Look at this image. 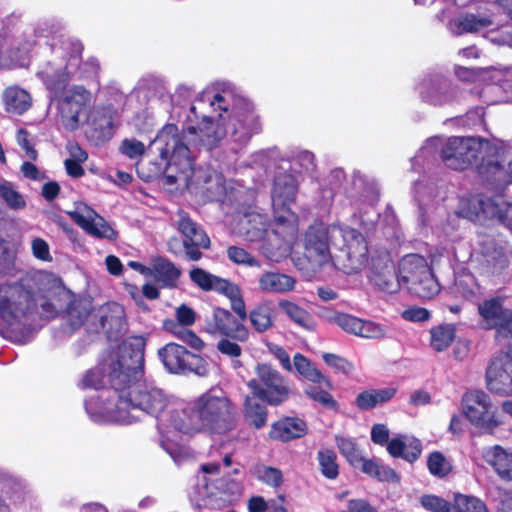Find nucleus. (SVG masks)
Returning <instances> with one entry per match:
<instances>
[{
  "label": "nucleus",
  "mask_w": 512,
  "mask_h": 512,
  "mask_svg": "<svg viewBox=\"0 0 512 512\" xmlns=\"http://www.w3.org/2000/svg\"><path fill=\"white\" fill-rule=\"evenodd\" d=\"M172 425L182 433L225 434L236 426V409L225 396L208 391L172 416Z\"/></svg>",
  "instance_id": "nucleus-1"
},
{
  "label": "nucleus",
  "mask_w": 512,
  "mask_h": 512,
  "mask_svg": "<svg viewBox=\"0 0 512 512\" xmlns=\"http://www.w3.org/2000/svg\"><path fill=\"white\" fill-rule=\"evenodd\" d=\"M511 164L512 161L506 160L505 150L502 147L490 140L485 142L484 149L475 164L481 185L489 191L502 194L512 183Z\"/></svg>",
  "instance_id": "nucleus-2"
},
{
  "label": "nucleus",
  "mask_w": 512,
  "mask_h": 512,
  "mask_svg": "<svg viewBox=\"0 0 512 512\" xmlns=\"http://www.w3.org/2000/svg\"><path fill=\"white\" fill-rule=\"evenodd\" d=\"M510 302L511 295L505 288H500L477 305L480 326L487 331L494 330V341L498 344L512 337Z\"/></svg>",
  "instance_id": "nucleus-3"
},
{
  "label": "nucleus",
  "mask_w": 512,
  "mask_h": 512,
  "mask_svg": "<svg viewBox=\"0 0 512 512\" xmlns=\"http://www.w3.org/2000/svg\"><path fill=\"white\" fill-rule=\"evenodd\" d=\"M37 312L34 293L22 283L0 285V317L9 326L26 324Z\"/></svg>",
  "instance_id": "nucleus-4"
},
{
  "label": "nucleus",
  "mask_w": 512,
  "mask_h": 512,
  "mask_svg": "<svg viewBox=\"0 0 512 512\" xmlns=\"http://www.w3.org/2000/svg\"><path fill=\"white\" fill-rule=\"evenodd\" d=\"M255 373L257 377L247 382L253 397L270 406H279L292 396L290 381L271 364H257Z\"/></svg>",
  "instance_id": "nucleus-5"
},
{
  "label": "nucleus",
  "mask_w": 512,
  "mask_h": 512,
  "mask_svg": "<svg viewBox=\"0 0 512 512\" xmlns=\"http://www.w3.org/2000/svg\"><path fill=\"white\" fill-rule=\"evenodd\" d=\"M177 230L182 240L171 237L168 240V250L175 256L184 255L190 261H199L202 249H209L211 241L205 230L195 222L184 210L178 211Z\"/></svg>",
  "instance_id": "nucleus-6"
},
{
  "label": "nucleus",
  "mask_w": 512,
  "mask_h": 512,
  "mask_svg": "<svg viewBox=\"0 0 512 512\" xmlns=\"http://www.w3.org/2000/svg\"><path fill=\"white\" fill-rule=\"evenodd\" d=\"M400 275L410 293L419 298L432 299L440 291L431 267L421 255L405 256L400 266Z\"/></svg>",
  "instance_id": "nucleus-7"
},
{
  "label": "nucleus",
  "mask_w": 512,
  "mask_h": 512,
  "mask_svg": "<svg viewBox=\"0 0 512 512\" xmlns=\"http://www.w3.org/2000/svg\"><path fill=\"white\" fill-rule=\"evenodd\" d=\"M488 141L480 137H449L441 146V160L448 168L466 170L477 163Z\"/></svg>",
  "instance_id": "nucleus-8"
},
{
  "label": "nucleus",
  "mask_w": 512,
  "mask_h": 512,
  "mask_svg": "<svg viewBox=\"0 0 512 512\" xmlns=\"http://www.w3.org/2000/svg\"><path fill=\"white\" fill-rule=\"evenodd\" d=\"M178 126L173 123L166 124L157 134L154 143L159 145V155L168 166H175L182 174L193 170L194 160L190 156V149L183 141Z\"/></svg>",
  "instance_id": "nucleus-9"
},
{
  "label": "nucleus",
  "mask_w": 512,
  "mask_h": 512,
  "mask_svg": "<svg viewBox=\"0 0 512 512\" xmlns=\"http://www.w3.org/2000/svg\"><path fill=\"white\" fill-rule=\"evenodd\" d=\"M344 243L333 256V265L346 274H354L361 270L368 257V245L364 235L357 229L348 228L343 231Z\"/></svg>",
  "instance_id": "nucleus-10"
},
{
  "label": "nucleus",
  "mask_w": 512,
  "mask_h": 512,
  "mask_svg": "<svg viewBox=\"0 0 512 512\" xmlns=\"http://www.w3.org/2000/svg\"><path fill=\"white\" fill-rule=\"evenodd\" d=\"M246 320L229 309L212 305L210 314L204 319V331L213 337L229 336L244 343L250 336Z\"/></svg>",
  "instance_id": "nucleus-11"
},
{
  "label": "nucleus",
  "mask_w": 512,
  "mask_h": 512,
  "mask_svg": "<svg viewBox=\"0 0 512 512\" xmlns=\"http://www.w3.org/2000/svg\"><path fill=\"white\" fill-rule=\"evenodd\" d=\"M169 398L160 388L139 384L128 393V397L120 402L117 409L112 410L122 417V411L139 409L150 416L159 418L167 409Z\"/></svg>",
  "instance_id": "nucleus-12"
},
{
  "label": "nucleus",
  "mask_w": 512,
  "mask_h": 512,
  "mask_svg": "<svg viewBox=\"0 0 512 512\" xmlns=\"http://www.w3.org/2000/svg\"><path fill=\"white\" fill-rule=\"evenodd\" d=\"M298 192V182L294 175L279 174L273 184L272 205L276 224L284 226L295 219L290 205L295 203Z\"/></svg>",
  "instance_id": "nucleus-13"
},
{
  "label": "nucleus",
  "mask_w": 512,
  "mask_h": 512,
  "mask_svg": "<svg viewBox=\"0 0 512 512\" xmlns=\"http://www.w3.org/2000/svg\"><path fill=\"white\" fill-rule=\"evenodd\" d=\"M505 348L491 358L486 369L487 388L499 396L512 393V344L507 343Z\"/></svg>",
  "instance_id": "nucleus-14"
},
{
  "label": "nucleus",
  "mask_w": 512,
  "mask_h": 512,
  "mask_svg": "<svg viewBox=\"0 0 512 512\" xmlns=\"http://www.w3.org/2000/svg\"><path fill=\"white\" fill-rule=\"evenodd\" d=\"M389 429L385 424H374L371 429V440L374 444L386 446L387 452L393 458H401L408 463L416 462L422 453L421 441L413 438L408 443L400 437L389 439Z\"/></svg>",
  "instance_id": "nucleus-15"
},
{
  "label": "nucleus",
  "mask_w": 512,
  "mask_h": 512,
  "mask_svg": "<svg viewBox=\"0 0 512 512\" xmlns=\"http://www.w3.org/2000/svg\"><path fill=\"white\" fill-rule=\"evenodd\" d=\"M158 356L170 373L194 372L200 374L205 368V360L198 354L188 351L183 345L168 343L158 351Z\"/></svg>",
  "instance_id": "nucleus-16"
},
{
  "label": "nucleus",
  "mask_w": 512,
  "mask_h": 512,
  "mask_svg": "<svg viewBox=\"0 0 512 512\" xmlns=\"http://www.w3.org/2000/svg\"><path fill=\"white\" fill-rule=\"evenodd\" d=\"M419 503L427 512H489L482 500L461 493H454L452 502L435 494H423Z\"/></svg>",
  "instance_id": "nucleus-17"
},
{
  "label": "nucleus",
  "mask_w": 512,
  "mask_h": 512,
  "mask_svg": "<svg viewBox=\"0 0 512 512\" xmlns=\"http://www.w3.org/2000/svg\"><path fill=\"white\" fill-rule=\"evenodd\" d=\"M461 402L465 417L476 427L492 431L501 423L490 412L491 403L485 392L468 391L463 395Z\"/></svg>",
  "instance_id": "nucleus-18"
},
{
  "label": "nucleus",
  "mask_w": 512,
  "mask_h": 512,
  "mask_svg": "<svg viewBox=\"0 0 512 512\" xmlns=\"http://www.w3.org/2000/svg\"><path fill=\"white\" fill-rule=\"evenodd\" d=\"M304 257L313 266H323L333 256L330 253L329 231L323 223H315L308 227L303 238Z\"/></svg>",
  "instance_id": "nucleus-19"
},
{
  "label": "nucleus",
  "mask_w": 512,
  "mask_h": 512,
  "mask_svg": "<svg viewBox=\"0 0 512 512\" xmlns=\"http://www.w3.org/2000/svg\"><path fill=\"white\" fill-rule=\"evenodd\" d=\"M91 100V93L82 85L72 86L59 100V113L63 126L74 131L79 127L80 114Z\"/></svg>",
  "instance_id": "nucleus-20"
},
{
  "label": "nucleus",
  "mask_w": 512,
  "mask_h": 512,
  "mask_svg": "<svg viewBox=\"0 0 512 512\" xmlns=\"http://www.w3.org/2000/svg\"><path fill=\"white\" fill-rule=\"evenodd\" d=\"M145 341L142 337H133L126 340L119 347L116 357L111 361L115 363L116 370H126L131 377L139 380L144 375Z\"/></svg>",
  "instance_id": "nucleus-21"
},
{
  "label": "nucleus",
  "mask_w": 512,
  "mask_h": 512,
  "mask_svg": "<svg viewBox=\"0 0 512 512\" xmlns=\"http://www.w3.org/2000/svg\"><path fill=\"white\" fill-rule=\"evenodd\" d=\"M231 136L235 142L246 144L261 131V123L253 107L248 104L234 108L230 117Z\"/></svg>",
  "instance_id": "nucleus-22"
},
{
  "label": "nucleus",
  "mask_w": 512,
  "mask_h": 512,
  "mask_svg": "<svg viewBox=\"0 0 512 512\" xmlns=\"http://www.w3.org/2000/svg\"><path fill=\"white\" fill-rule=\"evenodd\" d=\"M420 93L427 103L441 106L456 99L458 88L446 77L436 75L423 80Z\"/></svg>",
  "instance_id": "nucleus-23"
},
{
  "label": "nucleus",
  "mask_w": 512,
  "mask_h": 512,
  "mask_svg": "<svg viewBox=\"0 0 512 512\" xmlns=\"http://www.w3.org/2000/svg\"><path fill=\"white\" fill-rule=\"evenodd\" d=\"M307 422L297 416H283L273 422L268 433L271 440L291 442L307 435Z\"/></svg>",
  "instance_id": "nucleus-24"
},
{
  "label": "nucleus",
  "mask_w": 512,
  "mask_h": 512,
  "mask_svg": "<svg viewBox=\"0 0 512 512\" xmlns=\"http://www.w3.org/2000/svg\"><path fill=\"white\" fill-rule=\"evenodd\" d=\"M126 370H116L115 363L110 361L107 365V382L109 388L114 391L116 398L114 400L115 409L120 406V402L128 397V393L134 390L140 383L137 377H131Z\"/></svg>",
  "instance_id": "nucleus-25"
},
{
  "label": "nucleus",
  "mask_w": 512,
  "mask_h": 512,
  "mask_svg": "<svg viewBox=\"0 0 512 512\" xmlns=\"http://www.w3.org/2000/svg\"><path fill=\"white\" fill-rule=\"evenodd\" d=\"M332 389V382L323 374V379L311 382L304 388V394L323 408L337 412L339 404L331 394Z\"/></svg>",
  "instance_id": "nucleus-26"
},
{
  "label": "nucleus",
  "mask_w": 512,
  "mask_h": 512,
  "mask_svg": "<svg viewBox=\"0 0 512 512\" xmlns=\"http://www.w3.org/2000/svg\"><path fill=\"white\" fill-rule=\"evenodd\" d=\"M68 215L79 227L92 236L108 240H115L117 238V232L102 217L95 221L86 218L78 211L68 212Z\"/></svg>",
  "instance_id": "nucleus-27"
},
{
  "label": "nucleus",
  "mask_w": 512,
  "mask_h": 512,
  "mask_svg": "<svg viewBox=\"0 0 512 512\" xmlns=\"http://www.w3.org/2000/svg\"><path fill=\"white\" fill-rule=\"evenodd\" d=\"M213 291L223 294L230 300L231 310L236 315L247 318L245 301L237 284L218 276Z\"/></svg>",
  "instance_id": "nucleus-28"
},
{
  "label": "nucleus",
  "mask_w": 512,
  "mask_h": 512,
  "mask_svg": "<svg viewBox=\"0 0 512 512\" xmlns=\"http://www.w3.org/2000/svg\"><path fill=\"white\" fill-rule=\"evenodd\" d=\"M213 291L223 294L230 300L231 310L236 315L247 318L245 301L237 284L218 276Z\"/></svg>",
  "instance_id": "nucleus-29"
},
{
  "label": "nucleus",
  "mask_w": 512,
  "mask_h": 512,
  "mask_svg": "<svg viewBox=\"0 0 512 512\" xmlns=\"http://www.w3.org/2000/svg\"><path fill=\"white\" fill-rule=\"evenodd\" d=\"M5 111L15 115H22L32 106L30 94L17 86L8 87L3 93Z\"/></svg>",
  "instance_id": "nucleus-30"
},
{
  "label": "nucleus",
  "mask_w": 512,
  "mask_h": 512,
  "mask_svg": "<svg viewBox=\"0 0 512 512\" xmlns=\"http://www.w3.org/2000/svg\"><path fill=\"white\" fill-rule=\"evenodd\" d=\"M484 458L502 480H512V456L500 445L489 448L485 452Z\"/></svg>",
  "instance_id": "nucleus-31"
},
{
  "label": "nucleus",
  "mask_w": 512,
  "mask_h": 512,
  "mask_svg": "<svg viewBox=\"0 0 512 512\" xmlns=\"http://www.w3.org/2000/svg\"><path fill=\"white\" fill-rule=\"evenodd\" d=\"M259 288L268 293H282L294 289L293 277L279 272H265L259 278Z\"/></svg>",
  "instance_id": "nucleus-32"
},
{
  "label": "nucleus",
  "mask_w": 512,
  "mask_h": 512,
  "mask_svg": "<svg viewBox=\"0 0 512 512\" xmlns=\"http://www.w3.org/2000/svg\"><path fill=\"white\" fill-rule=\"evenodd\" d=\"M230 506L228 501L211 487L208 482L204 484V493L195 499L194 510L197 512H219Z\"/></svg>",
  "instance_id": "nucleus-33"
},
{
  "label": "nucleus",
  "mask_w": 512,
  "mask_h": 512,
  "mask_svg": "<svg viewBox=\"0 0 512 512\" xmlns=\"http://www.w3.org/2000/svg\"><path fill=\"white\" fill-rule=\"evenodd\" d=\"M364 474L379 482H394L399 480L397 472L388 465L382 464L378 459H367L363 457L359 467Z\"/></svg>",
  "instance_id": "nucleus-34"
},
{
  "label": "nucleus",
  "mask_w": 512,
  "mask_h": 512,
  "mask_svg": "<svg viewBox=\"0 0 512 512\" xmlns=\"http://www.w3.org/2000/svg\"><path fill=\"white\" fill-rule=\"evenodd\" d=\"M370 281L381 291L392 294L400 290V277L393 265H386L381 270H373Z\"/></svg>",
  "instance_id": "nucleus-35"
},
{
  "label": "nucleus",
  "mask_w": 512,
  "mask_h": 512,
  "mask_svg": "<svg viewBox=\"0 0 512 512\" xmlns=\"http://www.w3.org/2000/svg\"><path fill=\"white\" fill-rule=\"evenodd\" d=\"M279 308L295 324L307 331H314L317 327L316 321L311 313L300 307L294 302L282 300L279 302Z\"/></svg>",
  "instance_id": "nucleus-36"
},
{
  "label": "nucleus",
  "mask_w": 512,
  "mask_h": 512,
  "mask_svg": "<svg viewBox=\"0 0 512 512\" xmlns=\"http://www.w3.org/2000/svg\"><path fill=\"white\" fill-rule=\"evenodd\" d=\"M496 194V197H487L478 201L479 211L477 215H482L487 219L497 220L499 223L511 229V224L507 217L508 208L504 207L503 203L498 202V196L501 194Z\"/></svg>",
  "instance_id": "nucleus-37"
},
{
  "label": "nucleus",
  "mask_w": 512,
  "mask_h": 512,
  "mask_svg": "<svg viewBox=\"0 0 512 512\" xmlns=\"http://www.w3.org/2000/svg\"><path fill=\"white\" fill-rule=\"evenodd\" d=\"M455 324H439L430 329V346L436 352L447 350L456 337Z\"/></svg>",
  "instance_id": "nucleus-38"
},
{
  "label": "nucleus",
  "mask_w": 512,
  "mask_h": 512,
  "mask_svg": "<svg viewBox=\"0 0 512 512\" xmlns=\"http://www.w3.org/2000/svg\"><path fill=\"white\" fill-rule=\"evenodd\" d=\"M153 274L165 287L173 288L177 285L181 270L172 261L159 257L153 264Z\"/></svg>",
  "instance_id": "nucleus-39"
},
{
  "label": "nucleus",
  "mask_w": 512,
  "mask_h": 512,
  "mask_svg": "<svg viewBox=\"0 0 512 512\" xmlns=\"http://www.w3.org/2000/svg\"><path fill=\"white\" fill-rule=\"evenodd\" d=\"M244 418L249 426L254 429H261L267 424L268 409L264 404L255 401V397L246 396Z\"/></svg>",
  "instance_id": "nucleus-40"
},
{
  "label": "nucleus",
  "mask_w": 512,
  "mask_h": 512,
  "mask_svg": "<svg viewBox=\"0 0 512 512\" xmlns=\"http://www.w3.org/2000/svg\"><path fill=\"white\" fill-rule=\"evenodd\" d=\"M208 484L225 498L229 505H232L240 498L243 490L241 482L231 478L230 475L222 476Z\"/></svg>",
  "instance_id": "nucleus-41"
},
{
  "label": "nucleus",
  "mask_w": 512,
  "mask_h": 512,
  "mask_svg": "<svg viewBox=\"0 0 512 512\" xmlns=\"http://www.w3.org/2000/svg\"><path fill=\"white\" fill-rule=\"evenodd\" d=\"M70 79L71 77L67 67H63L52 73H46L43 78V83L46 89L52 94L53 99H58L66 90Z\"/></svg>",
  "instance_id": "nucleus-42"
},
{
  "label": "nucleus",
  "mask_w": 512,
  "mask_h": 512,
  "mask_svg": "<svg viewBox=\"0 0 512 512\" xmlns=\"http://www.w3.org/2000/svg\"><path fill=\"white\" fill-rule=\"evenodd\" d=\"M317 461L321 474L329 480H335L339 476L338 457L334 449L321 448L317 452Z\"/></svg>",
  "instance_id": "nucleus-43"
},
{
  "label": "nucleus",
  "mask_w": 512,
  "mask_h": 512,
  "mask_svg": "<svg viewBox=\"0 0 512 512\" xmlns=\"http://www.w3.org/2000/svg\"><path fill=\"white\" fill-rule=\"evenodd\" d=\"M90 314L91 303L84 299L72 300L66 309L68 322L73 328L82 326Z\"/></svg>",
  "instance_id": "nucleus-44"
},
{
  "label": "nucleus",
  "mask_w": 512,
  "mask_h": 512,
  "mask_svg": "<svg viewBox=\"0 0 512 512\" xmlns=\"http://www.w3.org/2000/svg\"><path fill=\"white\" fill-rule=\"evenodd\" d=\"M293 367L301 377L309 382H317L323 379V373L317 369L311 360L301 353L294 355L292 368Z\"/></svg>",
  "instance_id": "nucleus-45"
},
{
  "label": "nucleus",
  "mask_w": 512,
  "mask_h": 512,
  "mask_svg": "<svg viewBox=\"0 0 512 512\" xmlns=\"http://www.w3.org/2000/svg\"><path fill=\"white\" fill-rule=\"evenodd\" d=\"M335 443L346 461L352 467L358 468L363 456L361 455L356 442L352 438L336 435Z\"/></svg>",
  "instance_id": "nucleus-46"
},
{
  "label": "nucleus",
  "mask_w": 512,
  "mask_h": 512,
  "mask_svg": "<svg viewBox=\"0 0 512 512\" xmlns=\"http://www.w3.org/2000/svg\"><path fill=\"white\" fill-rule=\"evenodd\" d=\"M492 24L489 17H478L474 14H466L454 21L457 34L473 33Z\"/></svg>",
  "instance_id": "nucleus-47"
},
{
  "label": "nucleus",
  "mask_w": 512,
  "mask_h": 512,
  "mask_svg": "<svg viewBox=\"0 0 512 512\" xmlns=\"http://www.w3.org/2000/svg\"><path fill=\"white\" fill-rule=\"evenodd\" d=\"M248 318L252 327L259 333L266 332L273 325L270 308L263 304L257 305L247 313Z\"/></svg>",
  "instance_id": "nucleus-48"
},
{
  "label": "nucleus",
  "mask_w": 512,
  "mask_h": 512,
  "mask_svg": "<svg viewBox=\"0 0 512 512\" xmlns=\"http://www.w3.org/2000/svg\"><path fill=\"white\" fill-rule=\"evenodd\" d=\"M427 468L437 478H445L453 470L451 462L440 451H433L428 455Z\"/></svg>",
  "instance_id": "nucleus-49"
},
{
  "label": "nucleus",
  "mask_w": 512,
  "mask_h": 512,
  "mask_svg": "<svg viewBox=\"0 0 512 512\" xmlns=\"http://www.w3.org/2000/svg\"><path fill=\"white\" fill-rule=\"evenodd\" d=\"M0 198L13 210H22L26 207L24 197L14 189L10 182L0 183Z\"/></svg>",
  "instance_id": "nucleus-50"
},
{
  "label": "nucleus",
  "mask_w": 512,
  "mask_h": 512,
  "mask_svg": "<svg viewBox=\"0 0 512 512\" xmlns=\"http://www.w3.org/2000/svg\"><path fill=\"white\" fill-rule=\"evenodd\" d=\"M83 388L105 389L109 387L107 382V366L105 368L95 367L88 370L82 380Z\"/></svg>",
  "instance_id": "nucleus-51"
},
{
  "label": "nucleus",
  "mask_w": 512,
  "mask_h": 512,
  "mask_svg": "<svg viewBox=\"0 0 512 512\" xmlns=\"http://www.w3.org/2000/svg\"><path fill=\"white\" fill-rule=\"evenodd\" d=\"M361 319L351 314L334 312L328 317V322L336 324L343 331L356 336Z\"/></svg>",
  "instance_id": "nucleus-52"
},
{
  "label": "nucleus",
  "mask_w": 512,
  "mask_h": 512,
  "mask_svg": "<svg viewBox=\"0 0 512 512\" xmlns=\"http://www.w3.org/2000/svg\"><path fill=\"white\" fill-rule=\"evenodd\" d=\"M255 475L258 480L274 488L280 487L283 483V474L275 467L261 465L256 468Z\"/></svg>",
  "instance_id": "nucleus-53"
},
{
  "label": "nucleus",
  "mask_w": 512,
  "mask_h": 512,
  "mask_svg": "<svg viewBox=\"0 0 512 512\" xmlns=\"http://www.w3.org/2000/svg\"><path fill=\"white\" fill-rule=\"evenodd\" d=\"M189 276L191 281L203 291H212L218 278V276L199 267L191 269Z\"/></svg>",
  "instance_id": "nucleus-54"
},
{
  "label": "nucleus",
  "mask_w": 512,
  "mask_h": 512,
  "mask_svg": "<svg viewBox=\"0 0 512 512\" xmlns=\"http://www.w3.org/2000/svg\"><path fill=\"white\" fill-rule=\"evenodd\" d=\"M227 257L231 262L237 265H245L250 267L260 266V262L256 258H254L244 248L238 246H229L227 248Z\"/></svg>",
  "instance_id": "nucleus-55"
},
{
  "label": "nucleus",
  "mask_w": 512,
  "mask_h": 512,
  "mask_svg": "<svg viewBox=\"0 0 512 512\" xmlns=\"http://www.w3.org/2000/svg\"><path fill=\"white\" fill-rule=\"evenodd\" d=\"M216 348L222 354L230 358H238L242 355V347L239 345L241 340H236L229 336L219 337Z\"/></svg>",
  "instance_id": "nucleus-56"
},
{
  "label": "nucleus",
  "mask_w": 512,
  "mask_h": 512,
  "mask_svg": "<svg viewBox=\"0 0 512 512\" xmlns=\"http://www.w3.org/2000/svg\"><path fill=\"white\" fill-rule=\"evenodd\" d=\"M384 329L377 323L361 319L356 336L370 339L384 337Z\"/></svg>",
  "instance_id": "nucleus-57"
},
{
  "label": "nucleus",
  "mask_w": 512,
  "mask_h": 512,
  "mask_svg": "<svg viewBox=\"0 0 512 512\" xmlns=\"http://www.w3.org/2000/svg\"><path fill=\"white\" fill-rule=\"evenodd\" d=\"M33 256L43 262H52L53 257L50 253V247L46 240L36 237L31 242Z\"/></svg>",
  "instance_id": "nucleus-58"
},
{
  "label": "nucleus",
  "mask_w": 512,
  "mask_h": 512,
  "mask_svg": "<svg viewBox=\"0 0 512 512\" xmlns=\"http://www.w3.org/2000/svg\"><path fill=\"white\" fill-rule=\"evenodd\" d=\"M120 152L130 159H135L144 154L145 146L139 140L126 138L121 142Z\"/></svg>",
  "instance_id": "nucleus-59"
},
{
  "label": "nucleus",
  "mask_w": 512,
  "mask_h": 512,
  "mask_svg": "<svg viewBox=\"0 0 512 512\" xmlns=\"http://www.w3.org/2000/svg\"><path fill=\"white\" fill-rule=\"evenodd\" d=\"M323 360L328 366L343 374L347 375L353 370V365L339 355L333 353H325L323 354Z\"/></svg>",
  "instance_id": "nucleus-60"
},
{
  "label": "nucleus",
  "mask_w": 512,
  "mask_h": 512,
  "mask_svg": "<svg viewBox=\"0 0 512 512\" xmlns=\"http://www.w3.org/2000/svg\"><path fill=\"white\" fill-rule=\"evenodd\" d=\"M269 352L280 362L282 368L288 372L292 371L290 356L287 351L280 345L269 344Z\"/></svg>",
  "instance_id": "nucleus-61"
},
{
  "label": "nucleus",
  "mask_w": 512,
  "mask_h": 512,
  "mask_svg": "<svg viewBox=\"0 0 512 512\" xmlns=\"http://www.w3.org/2000/svg\"><path fill=\"white\" fill-rule=\"evenodd\" d=\"M176 319L187 328L195 323L196 314L191 307L182 304L176 310Z\"/></svg>",
  "instance_id": "nucleus-62"
},
{
  "label": "nucleus",
  "mask_w": 512,
  "mask_h": 512,
  "mask_svg": "<svg viewBox=\"0 0 512 512\" xmlns=\"http://www.w3.org/2000/svg\"><path fill=\"white\" fill-rule=\"evenodd\" d=\"M397 393V389L394 387H387L382 389H373L374 408L377 405H381L389 402L394 398Z\"/></svg>",
  "instance_id": "nucleus-63"
},
{
  "label": "nucleus",
  "mask_w": 512,
  "mask_h": 512,
  "mask_svg": "<svg viewBox=\"0 0 512 512\" xmlns=\"http://www.w3.org/2000/svg\"><path fill=\"white\" fill-rule=\"evenodd\" d=\"M373 389H368L360 392L356 399L355 404L359 410L368 411L374 409Z\"/></svg>",
  "instance_id": "nucleus-64"
}]
</instances>
